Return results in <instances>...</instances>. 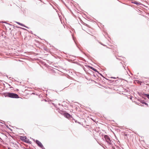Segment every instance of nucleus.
Returning a JSON list of instances; mask_svg holds the SVG:
<instances>
[{
  "label": "nucleus",
  "mask_w": 149,
  "mask_h": 149,
  "mask_svg": "<svg viewBox=\"0 0 149 149\" xmlns=\"http://www.w3.org/2000/svg\"><path fill=\"white\" fill-rule=\"evenodd\" d=\"M131 6L132 7V6L131 5Z\"/></svg>",
  "instance_id": "obj_15"
},
{
  "label": "nucleus",
  "mask_w": 149,
  "mask_h": 149,
  "mask_svg": "<svg viewBox=\"0 0 149 149\" xmlns=\"http://www.w3.org/2000/svg\"><path fill=\"white\" fill-rule=\"evenodd\" d=\"M36 142L39 146L41 147H43V145L38 140H36Z\"/></svg>",
  "instance_id": "obj_7"
},
{
  "label": "nucleus",
  "mask_w": 149,
  "mask_h": 149,
  "mask_svg": "<svg viewBox=\"0 0 149 149\" xmlns=\"http://www.w3.org/2000/svg\"><path fill=\"white\" fill-rule=\"evenodd\" d=\"M145 94L144 93L140 92L139 93V95L143 97L144 99H145V96L143 94Z\"/></svg>",
  "instance_id": "obj_8"
},
{
  "label": "nucleus",
  "mask_w": 149,
  "mask_h": 149,
  "mask_svg": "<svg viewBox=\"0 0 149 149\" xmlns=\"http://www.w3.org/2000/svg\"><path fill=\"white\" fill-rule=\"evenodd\" d=\"M139 101L140 102V103H137V104L139 105H141V103L142 104H144L145 105L147 106V107L148 106V104L145 101H144L143 100H140L139 99Z\"/></svg>",
  "instance_id": "obj_2"
},
{
  "label": "nucleus",
  "mask_w": 149,
  "mask_h": 149,
  "mask_svg": "<svg viewBox=\"0 0 149 149\" xmlns=\"http://www.w3.org/2000/svg\"><path fill=\"white\" fill-rule=\"evenodd\" d=\"M131 3H134L138 6L140 5H142V4L140 2H138L136 1H133L131 0Z\"/></svg>",
  "instance_id": "obj_4"
},
{
  "label": "nucleus",
  "mask_w": 149,
  "mask_h": 149,
  "mask_svg": "<svg viewBox=\"0 0 149 149\" xmlns=\"http://www.w3.org/2000/svg\"><path fill=\"white\" fill-rule=\"evenodd\" d=\"M63 114L65 117L67 118H69L70 117V115L67 112H63Z\"/></svg>",
  "instance_id": "obj_6"
},
{
  "label": "nucleus",
  "mask_w": 149,
  "mask_h": 149,
  "mask_svg": "<svg viewBox=\"0 0 149 149\" xmlns=\"http://www.w3.org/2000/svg\"><path fill=\"white\" fill-rule=\"evenodd\" d=\"M20 139L21 140L27 143L28 142V141L26 136H21L20 137Z\"/></svg>",
  "instance_id": "obj_3"
},
{
  "label": "nucleus",
  "mask_w": 149,
  "mask_h": 149,
  "mask_svg": "<svg viewBox=\"0 0 149 149\" xmlns=\"http://www.w3.org/2000/svg\"><path fill=\"white\" fill-rule=\"evenodd\" d=\"M132 96H131V100H132Z\"/></svg>",
  "instance_id": "obj_13"
},
{
  "label": "nucleus",
  "mask_w": 149,
  "mask_h": 149,
  "mask_svg": "<svg viewBox=\"0 0 149 149\" xmlns=\"http://www.w3.org/2000/svg\"><path fill=\"white\" fill-rule=\"evenodd\" d=\"M136 82L137 83H139V82H141V81H135V80H133L132 79V81L131 80V83H132V82H133L134 83H136L135 82Z\"/></svg>",
  "instance_id": "obj_9"
},
{
  "label": "nucleus",
  "mask_w": 149,
  "mask_h": 149,
  "mask_svg": "<svg viewBox=\"0 0 149 149\" xmlns=\"http://www.w3.org/2000/svg\"><path fill=\"white\" fill-rule=\"evenodd\" d=\"M90 68L91 69H92V70H93L94 71H95L96 70L95 69H94V68H93L92 67H91Z\"/></svg>",
  "instance_id": "obj_12"
},
{
  "label": "nucleus",
  "mask_w": 149,
  "mask_h": 149,
  "mask_svg": "<svg viewBox=\"0 0 149 149\" xmlns=\"http://www.w3.org/2000/svg\"><path fill=\"white\" fill-rule=\"evenodd\" d=\"M17 24H19V25H21V26H24V27H26V26H25L24 25V24H22L20 23H19V22H17Z\"/></svg>",
  "instance_id": "obj_11"
},
{
  "label": "nucleus",
  "mask_w": 149,
  "mask_h": 149,
  "mask_svg": "<svg viewBox=\"0 0 149 149\" xmlns=\"http://www.w3.org/2000/svg\"><path fill=\"white\" fill-rule=\"evenodd\" d=\"M104 138L105 139L106 141L108 143H110V139L109 136L107 135H105L104 136Z\"/></svg>",
  "instance_id": "obj_5"
},
{
  "label": "nucleus",
  "mask_w": 149,
  "mask_h": 149,
  "mask_svg": "<svg viewBox=\"0 0 149 149\" xmlns=\"http://www.w3.org/2000/svg\"><path fill=\"white\" fill-rule=\"evenodd\" d=\"M143 94L145 96V97H146L149 99V94Z\"/></svg>",
  "instance_id": "obj_10"
},
{
  "label": "nucleus",
  "mask_w": 149,
  "mask_h": 149,
  "mask_svg": "<svg viewBox=\"0 0 149 149\" xmlns=\"http://www.w3.org/2000/svg\"><path fill=\"white\" fill-rule=\"evenodd\" d=\"M131 75H132V73H131Z\"/></svg>",
  "instance_id": "obj_14"
},
{
  "label": "nucleus",
  "mask_w": 149,
  "mask_h": 149,
  "mask_svg": "<svg viewBox=\"0 0 149 149\" xmlns=\"http://www.w3.org/2000/svg\"><path fill=\"white\" fill-rule=\"evenodd\" d=\"M4 95L6 97L11 98H19L18 95L17 94L13 93H7L4 94Z\"/></svg>",
  "instance_id": "obj_1"
}]
</instances>
